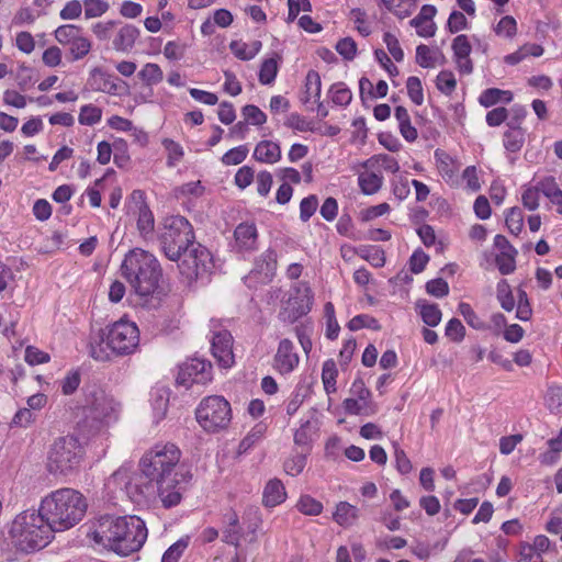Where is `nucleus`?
Masks as SVG:
<instances>
[{
	"label": "nucleus",
	"mask_w": 562,
	"mask_h": 562,
	"mask_svg": "<svg viewBox=\"0 0 562 562\" xmlns=\"http://www.w3.org/2000/svg\"><path fill=\"white\" fill-rule=\"evenodd\" d=\"M181 452L173 443H158L140 459V472L126 483L125 488L134 502L158 497L165 508L177 506L182 498L180 475L177 471Z\"/></svg>",
	"instance_id": "f257e3e1"
},
{
	"label": "nucleus",
	"mask_w": 562,
	"mask_h": 562,
	"mask_svg": "<svg viewBox=\"0 0 562 562\" xmlns=\"http://www.w3.org/2000/svg\"><path fill=\"white\" fill-rule=\"evenodd\" d=\"M89 535L95 543L126 557L144 546L147 528L137 516L105 515L93 522Z\"/></svg>",
	"instance_id": "f03ea898"
},
{
	"label": "nucleus",
	"mask_w": 562,
	"mask_h": 562,
	"mask_svg": "<svg viewBox=\"0 0 562 562\" xmlns=\"http://www.w3.org/2000/svg\"><path fill=\"white\" fill-rule=\"evenodd\" d=\"M85 496L70 487L52 492L41 504L40 512L54 531H64L77 525L87 512Z\"/></svg>",
	"instance_id": "7ed1b4c3"
},
{
	"label": "nucleus",
	"mask_w": 562,
	"mask_h": 562,
	"mask_svg": "<svg viewBox=\"0 0 562 562\" xmlns=\"http://www.w3.org/2000/svg\"><path fill=\"white\" fill-rule=\"evenodd\" d=\"M123 277L140 297L159 293L161 268L154 255L140 248L130 250L121 265Z\"/></svg>",
	"instance_id": "20e7f679"
},
{
	"label": "nucleus",
	"mask_w": 562,
	"mask_h": 562,
	"mask_svg": "<svg viewBox=\"0 0 562 562\" xmlns=\"http://www.w3.org/2000/svg\"><path fill=\"white\" fill-rule=\"evenodd\" d=\"M10 543L24 553L41 550L46 547L53 530L40 510H24L19 514L9 527Z\"/></svg>",
	"instance_id": "39448f33"
},
{
	"label": "nucleus",
	"mask_w": 562,
	"mask_h": 562,
	"mask_svg": "<svg viewBox=\"0 0 562 562\" xmlns=\"http://www.w3.org/2000/svg\"><path fill=\"white\" fill-rule=\"evenodd\" d=\"M139 346V329L134 322L121 318L106 328L99 341L90 344V356L98 361L110 360V355L130 356Z\"/></svg>",
	"instance_id": "423d86ee"
},
{
	"label": "nucleus",
	"mask_w": 562,
	"mask_h": 562,
	"mask_svg": "<svg viewBox=\"0 0 562 562\" xmlns=\"http://www.w3.org/2000/svg\"><path fill=\"white\" fill-rule=\"evenodd\" d=\"M83 456L85 448L77 437H58L47 452V471L54 475H69L79 468Z\"/></svg>",
	"instance_id": "0eeeda50"
},
{
	"label": "nucleus",
	"mask_w": 562,
	"mask_h": 562,
	"mask_svg": "<svg viewBox=\"0 0 562 562\" xmlns=\"http://www.w3.org/2000/svg\"><path fill=\"white\" fill-rule=\"evenodd\" d=\"M194 243V232L187 218L178 215L165 220L160 244L169 260L179 261L181 255Z\"/></svg>",
	"instance_id": "6e6552de"
},
{
	"label": "nucleus",
	"mask_w": 562,
	"mask_h": 562,
	"mask_svg": "<svg viewBox=\"0 0 562 562\" xmlns=\"http://www.w3.org/2000/svg\"><path fill=\"white\" fill-rule=\"evenodd\" d=\"M199 425L207 432L226 429L232 420V407L227 400L220 395L204 397L195 409Z\"/></svg>",
	"instance_id": "1a4fd4ad"
},
{
	"label": "nucleus",
	"mask_w": 562,
	"mask_h": 562,
	"mask_svg": "<svg viewBox=\"0 0 562 562\" xmlns=\"http://www.w3.org/2000/svg\"><path fill=\"white\" fill-rule=\"evenodd\" d=\"M179 261L180 273L189 281L207 276L213 268L211 252L200 243H194L188 248Z\"/></svg>",
	"instance_id": "9d476101"
},
{
	"label": "nucleus",
	"mask_w": 562,
	"mask_h": 562,
	"mask_svg": "<svg viewBox=\"0 0 562 562\" xmlns=\"http://www.w3.org/2000/svg\"><path fill=\"white\" fill-rule=\"evenodd\" d=\"M120 411V403L113 396L106 394L103 390L92 392L87 398L85 407L86 419L83 427H87L89 418L95 423V428L99 429L103 422L115 419Z\"/></svg>",
	"instance_id": "9b49d317"
},
{
	"label": "nucleus",
	"mask_w": 562,
	"mask_h": 562,
	"mask_svg": "<svg viewBox=\"0 0 562 562\" xmlns=\"http://www.w3.org/2000/svg\"><path fill=\"white\" fill-rule=\"evenodd\" d=\"M294 292L295 295L290 296L286 305L279 313V318L286 324H294L311 311L312 294L310 286L305 283L297 284Z\"/></svg>",
	"instance_id": "f8f14e48"
},
{
	"label": "nucleus",
	"mask_w": 562,
	"mask_h": 562,
	"mask_svg": "<svg viewBox=\"0 0 562 562\" xmlns=\"http://www.w3.org/2000/svg\"><path fill=\"white\" fill-rule=\"evenodd\" d=\"M212 380V363L205 359L191 358L179 367L177 383L187 389L192 384H206Z\"/></svg>",
	"instance_id": "ddd939ff"
},
{
	"label": "nucleus",
	"mask_w": 562,
	"mask_h": 562,
	"mask_svg": "<svg viewBox=\"0 0 562 562\" xmlns=\"http://www.w3.org/2000/svg\"><path fill=\"white\" fill-rule=\"evenodd\" d=\"M211 350L221 367L231 368L234 364L233 336L228 330H220L213 335Z\"/></svg>",
	"instance_id": "4468645a"
},
{
	"label": "nucleus",
	"mask_w": 562,
	"mask_h": 562,
	"mask_svg": "<svg viewBox=\"0 0 562 562\" xmlns=\"http://www.w3.org/2000/svg\"><path fill=\"white\" fill-rule=\"evenodd\" d=\"M300 357L294 352V345L289 338L280 340L273 357V369L282 375L289 374L299 366Z\"/></svg>",
	"instance_id": "2eb2a0df"
},
{
	"label": "nucleus",
	"mask_w": 562,
	"mask_h": 562,
	"mask_svg": "<svg viewBox=\"0 0 562 562\" xmlns=\"http://www.w3.org/2000/svg\"><path fill=\"white\" fill-rule=\"evenodd\" d=\"M235 245L239 250H254L257 245V227L254 223H240L234 232Z\"/></svg>",
	"instance_id": "dca6fc26"
},
{
	"label": "nucleus",
	"mask_w": 562,
	"mask_h": 562,
	"mask_svg": "<svg viewBox=\"0 0 562 562\" xmlns=\"http://www.w3.org/2000/svg\"><path fill=\"white\" fill-rule=\"evenodd\" d=\"M132 199L139 203L138 205V218L137 228L143 236L154 231V215L149 210L148 205L144 201V192L140 190H134L132 192Z\"/></svg>",
	"instance_id": "f3484780"
},
{
	"label": "nucleus",
	"mask_w": 562,
	"mask_h": 562,
	"mask_svg": "<svg viewBox=\"0 0 562 562\" xmlns=\"http://www.w3.org/2000/svg\"><path fill=\"white\" fill-rule=\"evenodd\" d=\"M138 36L139 30L136 26L125 24L115 34L112 46L116 52H130L134 47Z\"/></svg>",
	"instance_id": "a211bd4d"
},
{
	"label": "nucleus",
	"mask_w": 562,
	"mask_h": 562,
	"mask_svg": "<svg viewBox=\"0 0 562 562\" xmlns=\"http://www.w3.org/2000/svg\"><path fill=\"white\" fill-rule=\"evenodd\" d=\"M224 521L226 527L223 531V541L228 544L238 547L241 539V528L237 513L231 509L224 515Z\"/></svg>",
	"instance_id": "6ab92c4d"
},
{
	"label": "nucleus",
	"mask_w": 562,
	"mask_h": 562,
	"mask_svg": "<svg viewBox=\"0 0 562 562\" xmlns=\"http://www.w3.org/2000/svg\"><path fill=\"white\" fill-rule=\"evenodd\" d=\"M254 158L265 164H274L281 158V149L279 144L272 140L259 142L254 150Z\"/></svg>",
	"instance_id": "aec40b11"
},
{
	"label": "nucleus",
	"mask_w": 562,
	"mask_h": 562,
	"mask_svg": "<svg viewBox=\"0 0 562 562\" xmlns=\"http://www.w3.org/2000/svg\"><path fill=\"white\" fill-rule=\"evenodd\" d=\"M286 493L282 482L278 479L270 480L263 490L262 503L266 507H274L285 499Z\"/></svg>",
	"instance_id": "412c9836"
},
{
	"label": "nucleus",
	"mask_w": 562,
	"mask_h": 562,
	"mask_svg": "<svg viewBox=\"0 0 562 562\" xmlns=\"http://www.w3.org/2000/svg\"><path fill=\"white\" fill-rule=\"evenodd\" d=\"M436 166L439 173L446 180H452L459 169L458 164L453 160V158L442 149H436L434 154Z\"/></svg>",
	"instance_id": "4be33fe9"
},
{
	"label": "nucleus",
	"mask_w": 562,
	"mask_h": 562,
	"mask_svg": "<svg viewBox=\"0 0 562 562\" xmlns=\"http://www.w3.org/2000/svg\"><path fill=\"white\" fill-rule=\"evenodd\" d=\"M359 518V510L348 502H339L333 514V519L341 527H350Z\"/></svg>",
	"instance_id": "5701e85b"
},
{
	"label": "nucleus",
	"mask_w": 562,
	"mask_h": 562,
	"mask_svg": "<svg viewBox=\"0 0 562 562\" xmlns=\"http://www.w3.org/2000/svg\"><path fill=\"white\" fill-rule=\"evenodd\" d=\"M395 119L398 122L400 133L403 138L409 143L415 142L418 137L417 130L411 123V116L406 108L398 105L394 112Z\"/></svg>",
	"instance_id": "b1692460"
},
{
	"label": "nucleus",
	"mask_w": 562,
	"mask_h": 562,
	"mask_svg": "<svg viewBox=\"0 0 562 562\" xmlns=\"http://www.w3.org/2000/svg\"><path fill=\"white\" fill-rule=\"evenodd\" d=\"M244 522L247 526V533L249 542H256L258 539L257 532L262 525L261 513L258 507L249 506L244 513Z\"/></svg>",
	"instance_id": "393cba45"
},
{
	"label": "nucleus",
	"mask_w": 562,
	"mask_h": 562,
	"mask_svg": "<svg viewBox=\"0 0 562 562\" xmlns=\"http://www.w3.org/2000/svg\"><path fill=\"white\" fill-rule=\"evenodd\" d=\"M538 189L551 201L558 205V213L562 214V190L553 177H546L538 182Z\"/></svg>",
	"instance_id": "a878e982"
},
{
	"label": "nucleus",
	"mask_w": 562,
	"mask_h": 562,
	"mask_svg": "<svg viewBox=\"0 0 562 562\" xmlns=\"http://www.w3.org/2000/svg\"><path fill=\"white\" fill-rule=\"evenodd\" d=\"M513 100V93L509 90H502L498 88H488L484 90L480 98L479 102L484 108L493 106L499 102L510 103Z\"/></svg>",
	"instance_id": "bb28decb"
},
{
	"label": "nucleus",
	"mask_w": 562,
	"mask_h": 562,
	"mask_svg": "<svg viewBox=\"0 0 562 562\" xmlns=\"http://www.w3.org/2000/svg\"><path fill=\"white\" fill-rule=\"evenodd\" d=\"M358 184L363 194L372 195L382 188L383 177L373 171H363L358 176Z\"/></svg>",
	"instance_id": "cd10ccee"
},
{
	"label": "nucleus",
	"mask_w": 562,
	"mask_h": 562,
	"mask_svg": "<svg viewBox=\"0 0 562 562\" xmlns=\"http://www.w3.org/2000/svg\"><path fill=\"white\" fill-rule=\"evenodd\" d=\"M344 408L350 415L371 416L376 413L378 407L372 401H360L359 398H346Z\"/></svg>",
	"instance_id": "c85d7f7f"
},
{
	"label": "nucleus",
	"mask_w": 562,
	"mask_h": 562,
	"mask_svg": "<svg viewBox=\"0 0 562 562\" xmlns=\"http://www.w3.org/2000/svg\"><path fill=\"white\" fill-rule=\"evenodd\" d=\"M304 97L302 98L303 103H307L311 98H315L317 101L321 98L322 81L319 74L311 69L307 71L304 83Z\"/></svg>",
	"instance_id": "c756f323"
},
{
	"label": "nucleus",
	"mask_w": 562,
	"mask_h": 562,
	"mask_svg": "<svg viewBox=\"0 0 562 562\" xmlns=\"http://www.w3.org/2000/svg\"><path fill=\"white\" fill-rule=\"evenodd\" d=\"M504 147L512 153L519 151L525 143V132L520 126L510 125L504 133Z\"/></svg>",
	"instance_id": "7c9ffc66"
},
{
	"label": "nucleus",
	"mask_w": 562,
	"mask_h": 562,
	"mask_svg": "<svg viewBox=\"0 0 562 562\" xmlns=\"http://www.w3.org/2000/svg\"><path fill=\"white\" fill-rule=\"evenodd\" d=\"M416 306L419 310L422 319L426 325L435 327L440 323L442 314L437 304H430L425 301H419L417 302Z\"/></svg>",
	"instance_id": "2f4dec72"
},
{
	"label": "nucleus",
	"mask_w": 562,
	"mask_h": 562,
	"mask_svg": "<svg viewBox=\"0 0 562 562\" xmlns=\"http://www.w3.org/2000/svg\"><path fill=\"white\" fill-rule=\"evenodd\" d=\"M338 375V370L336 367V362L333 359H328L323 363L322 368V381L324 385V390L327 394H333L337 391L336 387V379Z\"/></svg>",
	"instance_id": "473e14b6"
},
{
	"label": "nucleus",
	"mask_w": 562,
	"mask_h": 562,
	"mask_svg": "<svg viewBox=\"0 0 562 562\" xmlns=\"http://www.w3.org/2000/svg\"><path fill=\"white\" fill-rule=\"evenodd\" d=\"M138 76L147 86L157 85L164 79L161 68L154 63H147L138 72Z\"/></svg>",
	"instance_id": "72a5a7b5"
},
{
	"label": "nucleus",
	"mask_w": 562,
	"mask_h": 562,
	"mask_svg": "<svg viewBox=\"0 0 562 562\" xmlns=\"http://www.w3.org/2000/svg\"><path fill=\"white\" fill-rule=\"evenodd\" d=\"M296 508L304 515L317 516L323 512V504L311 495H302L296 503Z\"/></svg>",
	"instance_id": "f704fd0d"
},
{
	"label": "nucleus",
	"mask_w": 562,
	"mask_h": 562,
	"mask_svg": "<svg viewBox=\"0 0 562 562\" xmlns=\"http://www.w3.org/2000/svg\"><path fill=\"white\" fill-rule=\"evenodd\" d=\"M333 103L340 106H347L352 100L351 91L344 82L334 83L329 89Z\"/></svg>",
	"instance_id": "c9c22d12"
},
{
	"label": "nucleus",
	"mask_w": 562,
	"mask_h": 562,
	"mask_svg": "<svg viewBox=\"0 0 562 562\" xmlns=\"http://www.w3.org/2000/svg\"><path fill=\"white\" fill-rule=\"evenodd\" d=\"M497 300L505 311L510 312L514 310L515 297L506 280H501L497 283Z\"/></svg>",
	"instance_id": "e433bc0d"
},
{
	"label": "nucleus",
	"mask_w": 562,
	"mask_h": 562,
	"mask_svg": "<svg viewBox=\"0 0 562 562\" xmlns=\"http://www.w3.org/2000/svg\"><path fill=\"white\" fill-rule=\"evenodd\" d=\"M83 10L86 19H94L103 15L110 8L105 0H83Z\"/></svg>",
	"instance_id": "4c0bfd02"
},
{
	"label": "nucleus",
	"mask_w": 562,
	"mask_h": 562,
	"mask_svg": "<svg viewBox=\"0 0 562 562\" xmlns=\"http://www.w3.org/2000/svg\"><path fill=\"white\" fill-rule=\"evenodd\" d=\"M505 223L509 232L517 236L524 227V215L521 210L518 206L509 209Z\"/></svg>",
	"instance_id": "58836bf2"
},
{
	"label": "nucleus",
	"mask_w": 562,
	"mask_h": 562,
	"mask_svg": "<svg viewBox=\"0 0 562 562\" xmlns=\"http://www.w3.org/2000/svg\"><path fill=\"white\" fill-rule=\"evenodd\" d=\"M517 251L515 252H499L496 255L495 263L502 274H510L516 269V256Z\"/></svg>",
	"instance_id": "ea45409f"
},
{
	"label": "nucleus",
	"mask_w": 562,
	"mask_h": 562,
	"mask_svg": "<svg viewBox=\"0 0 562 562\" xmlns=\"http://www.w3.org/2000/svg\"><path fill=\"white\" fill-rule=\"evenodd\" d=\"M347 326L352 331L359 330L364 327L374 330H379L381 328L379 322L368 314L356 315L348 322Z\"/></svg>",
	"instance_id": "a19ab883"
},
{
	"label": "nucleus",
	"mask_w": 562,
	"mask_h": 562,
	"mask_svg": "<svg viewBox=\"0 0 562 562\" xmlns=\"http://www.w3.org/2000/svg\"><path fill=\"white\" fill-rule=\"evenodd\" d=\"M101 116L102 111L100 108L92 104H87L81 108L78 121L82 125L92 126L100 122Z\"/></svg>",
	"instance_id": "79ce46f5"
},
{
	"label": "nucleus",
	"mask_w": 562,
	"mask_h": 562,
	"mask_svg": "<svg viewBox=\"0 0 562 562\" xmlns=\"http://www.w3.org/2000/svg\"><path fill=\"white\" fill-rule=\"evenodd\" d=\"M436 86L440 92L450 95L457 87V80L453 72L450 70L440 71L436 79Z\"/></svg>",
	"instance_id": "37998d69"
},
{
	"label": "nucleus",
	"mask_w": 562,
	"mask_h": 562,
	"mask_svg": "<svg viewBox=\"0 0 562 562\" xmlns=\"http://www.w3.org/2000/svg\"><path fill=\"white\" fill-rule=\"evenodd\" d=\"M517 301L516 317L522 322L529 321L532 315V308L527 292L521 288L517 290Z\"/></svg>",
	"instance_id": "c03bdc74"
},
{
	"label": "nucleus",
	"mask_w": 562,
	"mask_h": 562,
	"mask_svg": "<svg viewBox=\"0 0 562 562\" xmlns=\"http://www.w3.org/2000/svg\"><path fill=\"white\" fill-rule=\"evenodd\" d=\"M459 313L463 316L469 326L474 329H484V322L477 316L469 303L461 302L458 306Z\"/></svg>",
	"instance_id": "a18cd8bd"
},
{
	"label": "nucleus",
	"mask_w": 562,
	"mask_h": 562,
	"mask_svg": "<svg viewBox=\"0 0 562 562\" xmlns=\"http://www.w3.org/2000/svg\"><path fill=\"white\" fill-rule=\"evenodd\" d=\"M373 162L379 164L384 170L392 172V173H396L400 170V165H398L397 160L394 157L386 155V154H380V155L372 156L370 159H368L363 164V166L364 167L372 166Z\"/></svg>",
	"instance_id": "49530a36"
},
{
	"label": "nucleus",
	"mask_w": 562,
	"mask_h": 562,
	"mask_svg": "<svg viewBox=\"0 0 562 562\" xmlns=\"http://www.w3.org/2000/svg\"><path fill=\"white\" fill-rule=\"evenodd\" d=\"M295 331V335L299 339V342L302 347V349L304 350V352L306 355L310 353V351L312 350V339H311V335H312V331H313V325L312 323H304V324H300L295 327L294 329Z\"/></svg>",
	"instance_id": "de8ad7c7"
},
{
	"label": "nucleus",
	"mask_w": 562,
	"mask_h": 562,
	"mask_svg": "<svg viewBox=\"0 0 562 562\" xmlns=\"http://www.w3.org/2000/svg\"><path fill=\"white\" fill-rule=\"evenodd\" d=\"M278 74V64L274 58L263 60L259 70V81L262 85H270L274 81Z\"/></svg>",
	"instance_id": "09e8293b"
},
{
	"label": "nucleus",
	"mask_w": 562,
	"mask_h": 562,
	"mask_svg": "<svg viewBox=\"0 0 562 562\" xmlns=\"http://www.w3.org/2000/svg\"><path fill=\"white\" fill-rule=\"evenodd\" d=\"M69 45L74 60L81 59L88 55L92 46L90 40L80 35H78Z\"/></svg>",
	"instance_id": "8fccbe9b"
},
{
	"label": "nucleus",
	"mask_w": 562,
	"mask_h": 562,
	"mask_svg": "<svg viewBox=\"0 0 562 562\" xmlns=\"http://www.w3.org/2000/svg\"><path fill=\"white\" fill-rule=\"evenodd\" d=\"M189 544L188 538H181L170 546L164 553L161 562H178Z\"/></svg>",
	"instance_id": "3c124183"
},
{
	"label": "nucleus",
	"mask_w": 562,
	"mask_h": 562,
	"mask_svg": "<svg viewBox=\"0 0 562 562\" xmlns=\"http://www.w3.org/2000/svg\"><path fill=\"white\" fill-rule=\"evenodd\" d=\"M248 155V148L246 145L234 147L226 151L222 157V162L225 166H233L241 164Z\"/></svg>",
	"instance_id": "603ef678"
},
{
	"label": "nucleus",
	"mask_w": 562,
	"mask_h": 562,
	"mask_svg": "<svg viewBox=\"0 0 562 562\" xmlns=\"http://www.w3.org/2000/svg\"><path fill=\"white\" fill-rule=\"evenodd\" d=\"M407 94L413 103L420 105L424 102L422 81L418 77H408L406 81Z\"/></svg>",
	"instance_id": "864d4df0"
},
{
	"label": "nucleus",
	"mask_w": 562,
	"mask_h": 562,
	"mask_svg": "<svg viewBox=\"0 0 562 562\" xmlns=\"http://www.w3.org/2000/svg\"><path fill=\"white\" fill-rule=\"evenodd\" d=\"M411 0H381L382 4L393 14L400 19L411 15V10L407 8Z\"/></svg>",
	"instance_id": "5fc2aeb1"
},
{
	"label": "nucleus",
	"mask_w": 562,
	"mask_h": 562,
	"mask_svg": "<svg viewBox=\"0 0 562 562\" xmlns=\"http://www.w3.org/2000/svg\"><path fill=\"white\" fill-rule=\"evenodd\" d=\"M80 31L81 29L76 25H61L55 31V38L60 44H70L79 35Z\"/></svg>",
	"instance_id": "6e6d98bb"
},
{
	"label": "nucleus",
	"mask_w": 562,
	"mask_h": 562,
	"mask_svg": "<svg viewBox=\"0 0 562 562\" xmlns=\"http://www.w3.org/2000/svg\"><path fill=\"white\" fill-rule=\"evenodd\" d=\"M243 115L246 122L260 126L266 123L267 115L254 104H247L243 108Z\"/></svg>",
	"instance_id": "4d7b16f0"
},
{
	"label": "nucleus",
	"mask_w": 562,
	"mask_h": 562,
	"mask_svg": "<svg viewBox=\"0 0 562 562\" xmlns=\"http://www.w3.org/2000/svg\"><path fill=\"white\" fill-rule=\"evenodd\" d=\"M540 192L538 183L535 187L526 188L521 195L522 205L529 211L537 210L539 207Z\"/></svg>",
	"instance_id": "13d9d810"
},
{
	"label": "nucleus",
	"mask_w": 562,
	"mask_h": 562,
	"mask_svg": "<svg viewBox=\"0 0 562 562\" xmlns=\"http://www.w3.org/2000/svg\"><path fill=\"white\" fill-rule=\"evenodd\" d=\"M336 50L346 60H352L357 55V43L351 37H344L337 42Z\"/></svg>",
	"instance_id": "bf43d9fd"
},
{
	"label": "nucleus",
	"mask_w": 562,
	"mask_h": 562,
	"mask_svg": "<svg viewBox=\"0 0 562 562\" xmlns=\"http://www.w3.org/2000/svg\"><path fill=\"white\" fill-rule=\"evenodd\" d=\"M306 465V456L304 453H297L291 458H289L284 462V471L292 475L296 476L304 470Z\"/></svg>",
	"instance_id": "052dcab7"
},
{
	"label": "nucleus",
	"mask_w": 562,
	"mask_h": 562,
	"mask_svg": "<svg viewBox=\"0 0 562 562\" xmlns=\"http://www.w3.org/2000/svg\"><path fill=\"white\" fill-rule=\"evenodd\" d=\"M445 334L450 340L460 342L465 336V327L458 318H451L446 326Z\"/></svg>",
	"instance_id": "680f3d73"
},
{
	"label": "nucleus",
	"mask_w": 562,
	"mask_h": 562,
	"mask_svg": "<svg viewBox=\"0 0 562 562\" xmlns=\"http://www.w3.org/2000/svg\"><path fill=\"white\" fill-rule=\"evenodd\" d=\"M494 31L499 36L512 37L517 31L516 20L510 15H506L499 20Z\"/></svg>",
	"instance_id": "e2e57ef3"
},
{
	"label": "nucleus",
	"mask_w": 562,
	"mask_h": 562,
	"mask_svg": "<svg viewBox=\"0 0 562 562\" xmlns=\"http://www.w3.org/2000/svg\"><path fill=\"white\" fill-rule=\"evenodd\" d=\"M318 206V199L312 194L304 198L300 203V218L303 222H307L315 213Z\"/></svg>",
	"instance_id": "0e129e2a"
},
{
	"label": "nucleus",
	"mask_w": 562,
	"mask_h": 562,
	"mask_svg": "<svg viewBox=\"0 0 562 562\" xmlns=\"http://www.w3.org/2000/svg\"><path fill=\"white\" fill-rule=\"evenodd\" d=\"M426 291L435 297H443L449 294V284L442 278H437L426 283Z\"/></svg>",
	"instance_id": "69168bd1"
},
{
	"label": "nucleus",
	"mask_w": 562,
	"mask_h": 562,
	"mask_svg": "<svg viewBox=\"0 0 562 562\" xmlns=\"http://www.w3.org/2000/svg\"><path fill=\"white\" fill-rule=\"evenodd\" d=\"M546 403L550 411H562V387L550 386L546 394Z\"/></svg>",
	"instance_id": "338daca9"
},
{
	"label": "nucleus",
	"mask_w": 562,
	"mask_h": 562,
	"mask_svg": "<svg viewBox=\"0 0 562 562\" xmlns=\"http://www.w3.org/2000/svg\"><path fill=\"white\" fill-rule=\"evenodd\" d=\"M468 27V20L460 11H452L447 21V29L454 34Z\"/></svg>",
	"instance_id": "774afa93"
}]
</instances>
